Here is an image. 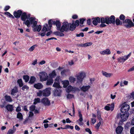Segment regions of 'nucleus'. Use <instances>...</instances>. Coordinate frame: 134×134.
<instances>
[{
    "instance_id": "20e7f679",
    "label": "nucleus",
    "mask_w": 134,
    "mask_h": 134,
    "mask_svg": "<svg viewBox=\"0 0 134 134\" xmlns=\"http://www.w3.org/2000/svg\"><path fill=\"white\" fill-rule=\"evenodd\" d=\"M124 26L127 28L129 29L134 26V24L132 21L129 19H126L123 22Z\"/></svg>"
},
{
    "instance_id": "680f3d73",
    "label": "nucleus",
    "mask_w": 134,
    "mask_h": 134,
    "mask_svg": "<svg viewBox=\"0 0 134 134\" xmlns=\"http://www.w3.org/2000/svg\"><path fill=\"white\" fill-rule=\"evenodd\" d=\"M28 87L26 85H24L22 88V89L24 91L25 90H27L28 89Z\"/></svg>"
},
{
    "instance_id": "f257e3e1",
    "label": "nucleus",
    "mask_w": 134,
    "mask_h": 134,
    "mask_svg": "<svg viewBox=\"0 0 134 134\" xmlns=\"http://www.w3.org/2000/svg\"><path fill=\"white\" fill-rule=\"evenodd\" d=\"M51 88L48 87L44 89L42 91L39 90L37 93V96L39 97L43 96L44 97H48L49 96L51 93Z\"/></svg>"
},
{
    "instance_id": "dca6fc26",
    "label": "nucleus",
    "mask_w": 134,
    "mask_h": 134,
    "mask_svg": "<svg viewBox=\"0 0 134 134\" xmlns=\"http://www.w3.org/2000/svg\"><path fill=\"white\" fill-rule=\"evenodd\" d=\"M100 54L102 55H109L111 54V52L109 49H106L100 52Z\"/></svg>"
},
{
    "instance_id": "473e14b6",
    "label": "nucleus",
    "mask_w": 134,
    "mask_h": 134,
    "mask_svg": "<svg viewBox=\"0 0 134 134\" xmlns=\"http://www.w3.org/2000/svg\"><path fill=\"white\" fill-rule=\"evenodd\" d=\"M5 98L6 101L10 102L13 101V100L9 96L6 95L5 96Z\"/></svg>"
},
{
    "instance_id": "338daca9",
    "label": "nucleus",
    "mask_w": 134,
    "mask_h": 134,
    "mask_svg": "<svg viewBox=\"0 0 134 134\" xmlns=\"http://www.w3.org/2000/svg\"><path fill=\"white\" fill-rule=\"evenodd\" d=\"M73 97V95L71 94H68L67 96V98H71Z\"/></svg>"
},
{
    "instance_id": "6e6d98bb",
    "label": "nucleus",
    "mask_w": 134,
    "mask_h": 134,
    "mask_svg": "<svg viewBox=\"0 0 134 134\" xmlns=\"http://www.w3.org/2000/svg\"><path fill=\"white\" fill-rule=\"evenodd\" d=\"M125 17L124 15L123 14H121L119 18L121 20H123L125 19Z\"/></svg>"
},
{
    "instance_id": "6e6552de",
    "label": "nucleus",
    "mask_w": 134,
    "mask_h": 134,
    "mask_svg": "<svg viewBox=\"0 0 134 134\" xmlns=\"http://www.w3.org/2000/svg\"><path fill=\"white\" fill-rule=\"evenodd\" d=\"M106 23L109 24L112 23L114 24L115 23V17L113 15L111 16L110 18L108 17H105Z\"/></svg>"
},
{
    "instance_id": "4d7b16f0",
    "label": "nucleus",
    "mask_w": 134,
    "mask_h": 134,
    "mask_svg": "<svg viewBox=\"0 0 134 134\" xmlns=\"http://www.w3.org/2000/svg\"><path fill=\"white\" fill-rule=\"evenodd\" d=\"M96 121V120L95 118H91V122L93 124H94Z\"/></svg>"
},
{
    "instance_id": "39448f33",
    "label": "nucleus",
    "mask_w": 134,
    "mask_h": 134,
    "mask_svg": "<svg viewBox=\"0 0 134 134\" xmlns=\"http://www.w3.org/2000/svg\"><path fill=\"white\" fill-rule=\"evenodd\" d=\"M38 75L40 77L41 81H46L48 78L46 73L42 72H39Z\"/></svg>"
},
{
    "instance_id": "58836bf2",
    "label": "nucleus",
    "mask_w": 134,
    "mask_h": 134,
    "mask_svg": "<svg viewBox=\"0 0 134 134\" xmlns=\"http://www.w3.org/2000/svg\"><path fill=\"white\" fill-rule=\"evenodd\" d=\"M7 16H8L10 18H12L13 19L14 18V17L12 14H10V13L8 12H6L4 13Z\"/></svg>"
},
{
    "instance_id": "412c9836",
    "label": "nucleus",
    "mask_w": 134,
    "mask_h": 134,
    "mask_svg": "<svg viewBox=\"0 0 134 134\" xmlns=\"http://www.w3.org/2000/svg\"><path fill=\"white\" fill-rule=\"evenodd\" d=\"M114 104L113 103L111 104V107H110L108 104L107 105L105 106V107L104 109L107 110L108 111L110 109L111 111H113L114 109Z\"/></svg>"
},
{
    "instance_id": "393cba45",
    "label": "nucleus",
    "mask_w": 134,
    "mask_h": 134,
    "mask_svg": "<svg viewBox=\"0 0 134 134\" xmlns=\"http://www.w3.org/2000/svg\"><path fill=\"white\" fill-rule=\"evenodd\" d=\"M6 109L8 111H12L13 110L14 107L13 105L11 104L7 105L5 107Z\"/></svg>"
},
{
    "instance_id": "f3484780",
    "label": "nucleus",
    "mask_w": 134,
    "mask_h": 134,
    "mask_svg": "<svg viewBox=\"0 0 134 134\" xmlns=\"http://www.w3.org/2000/svg\"><path fill=\"white\" fill-rule=\"evenodd\" d=\"M41 102L44 105H49L50 103V102L46 98H44L42 99Z\"/></svg>"
},
{
    "instance_id": "2f4dec72",
    "label": "nucleus",
    "mask_w": 134,
    "mask_h": 134,
    "mask_svg": "<svg viewBox=\"0 0 134 134\" xmlns=\"http://www.w3.org/2000/svg\"><path fill=\"white\" fill-rule=\"evenodd\" d=\"M55 24L56 25L57 27V29L60 30L61 27V24L59 21L57 20L55 21Z\"/></svg>"
},
{
    "instance_id": "4468645a",
    "label": "nucleus",
    "mask_w": 134,
    "mask_h": 134,
    "mask_svg": "<svg viewBox=\"0 0 134 134\" xmlns=\"http://www.w3.org/2000/svg\"><path fill=\"white\" fill-rule=\"evenodd\" d=\"M51 29V28L49 26V25L47 24H46L43 25V27L42 29V31L46 32L50 30Z\"/></svg>"
},
{
    "instance_id": "4c0bfd02",
    "label": "nucleus",
    "mask_w": 134,
    "mask_h": 134,
    "mask_svg": "<svg viewBox=\"0 0 134 134\" xmlns=\"http://www.w3.org/2000/svg\"><path fill=\"white\" fill-rule=\"evenodd\" d=\"M55 21H53L52 20H50L48 21V25L51 28L52 26V24L53 23L54 24H55Z\"/></svg>"
},
{
    "instance_id": "423d86ee",
    "label": "nucleus",
    "mask_w": 134,
    "mask_h": 134,
    "mask_svg": "<svg viewBox=\"0 0 134 134\" xmlns=\"http://www.w3.org/2000/svg\"><path fill=\"white\" fill-rule=\"evenodd\" d=\"M131 52H130L128 54L120 57L117 59L118 62L120 63H123L127 60L131 56Z\"/></svg>"
},
{
    "instance_id": "4be33fe9",
    "label": "nucleus",
    "mask_w": 134,
    "mask_h": 134,
    "mask_svg": "<svg viewBox=\"0 0 134 134\" xmlns=\"http://www.w3.org/2000/svg\"><path fill=\"white\" fill-rule=\"evenodd\" d=\"M62 91L60 88L56 89L54 92V94L55 96H60Z\"/></svg>"
},
{
    "instance_id": "cd10ccee",
    "label": "nucleus",
    "mask_w": 134,
    "mask_h": 134,
    "mask_svg": "<svg viewBox=\"0 0 134 134\" xmlns=\"http://www.w3.org/2000/svg\"><path fill=\"white\" fill-rule=\"evenodd\" d=\"M56 75L55 70H54L52 71V72L49 74V78L53 79Z\"/></svg>"
},
{
    "instance_id": "7c9ffc66",
    "label": "nucleus",
    "mask_w": 134,
    "mask_h": 134,
    "mask_svg": "<svg viewBox=\"0 0 134 134\" xmlns=\"http://www.w3.org/2000/svg\"><path fill=\"white\" fill-rule=\"evenodd\" d=\"M62 82L63 85V87L64 88H66L69 84V81L68 80L63 81Z\"/></svg>"
},
{
    "instance_id": "c85d7f7f",
    "label": "nucleus",
    "mask_w": 134,
    "mask_h": 134,
    "mask_svg": "<svg viewBox=\"0 0 134 134\" xmlns=\"http://www.w3.org/2000/svg\"><path fill=\"white\" fill-rule=\"evenodd\" d=\"M100 22V20L99 18L97 17L93 21V24L95 25H97L98 23H99Z\"/></svg>"
},
{
    "instance_id": "2eb2a0df",
    "label": "nucleus",
    "mask_w": 134,
    "mask_h": 134,
    "mask_svg": "<svg viewBox=\"0 0 134 134\" xmlns=\"http://www.w3.org/2000/svg\"><path fill=\"white\" fill-rule=\"evenodd\" d=\"M34 87L36 89L40 90L42 89L43 87V85L41 83H35L34 86Z\"/></svg>"
},
{
    "instance_id": "ddd939ff",
    "label": "nucleus",
    "mask_w": 134,
    "mask_h": 134,
    "mask_svg": "<svg viewBox=\"0 0 134 134\" xmlns=\"http://www.w3.org/2000/svg\"><path fill=\"white\" fill-rule=\"evenodd\" d=\"M22 14V11L20 10H19L17 12H14L13 14L16 18H19L20 17Z\"/></svg>"
},
{
    "instance_id": "7ed1b4c3",
    "label": "nucleus",
    "mask_w": 134,
    "mask_h": 134,
    "mask_svg": "<svg viewBox=\"0 0 134 134\" xmlns=\"http://www.w3.org/2000/svg\"><path fill=\"white\" fill-rule=\"evenodd\" d=\"M86 76V74L85 72L81 71L77 73L75 76L77 79V82L78 83H82L83 80Z\"/></svg>"
},
{
    "instance_id": "603ef678",
    "label": "nucleus",
    "mask_w": 134,
    "mask_h": 134,
    "mask_svg": "<svg viewBox=\"0 0 134 134\" xmlns=\"http://www.w3.org/2000/svg\"><path fill=\"white\" fill-rule=\"evenodd\" d=\"M97 115L99 120H102V119L101 117L100 113L98 111H97Z\"/></svg>"
},
{
    "instance_id": "052dcab7",
    "label": "nucleus",
    "mask_w": 134,
    "mask_h": 134,
    "mask_svg": "<svg viewBox=\"0 0 134 134\" xmlns=\"http://www.w3.org/2000/svg\"><path fill=\"white\" fill-rule=\"evenodd\" d=\"M83 33L82 32L81 33L79 34H77L76 36L77 37H79L80 36H81L83 37L84 36Z\"/></svg>"
},
{
    "instance_id": "a211bd4d",
    "label": "nucleus",
    "mask_w": 134,
    "mask_h": 134,
    "mask_svg": "<svg viewBox=\"0 0 134 134\" xmlns=\"http://www.w3.org/2000/svg\"><path fill=\"white\" fill-rule=\"evenodd\" d=\"M30 17V16H29L28 17L26 13L24 12L22 14L21 16V20L24 21V22L25 21L26 19H27L28 20L29 17Z\"/></svg>"
},
{
    "instance_id": "e433bc0d",
    "label": "nucleus",
    "mask_w": 134,
    "mask_h": 134,
    "mask_svg": "<svg viewBox=\"0 0 134 134\" xmlns=\"http://www.w3.org/2000/svg\"><path fill=\"white\" fill-rule=\"evenodd\" d=\"M17 118L19 120H22L23 119V116L22 114L20 112L18 113L17 115Z\"/></svg>"
},
{
    "instance_id": "ea45409f",
    "label": "nucleus",
    "mask_w": 134,
    "mask_h": 134,
    "mask_svg": "<svg viewBox=\"0 0 134 134\" xmlns=\"http://www.w3.org/2000/svg\"><path fill=\"white\" fill-rule=\"evenodd\" d=\"M69 80L70 82L74 83L76 81V79L73 77L70 76L69 77Z\"/></svg>"
},
{
    "instance_id": "6ab92c4d",
    "label": "nucleus",
    "mask_w": 134,
    "mask_h": 134,
    "mask_svg": "<svg viewBox=\"0 0 134 134\" xmlns=\"http://www.w3.org/2000/svg\"><path fill=\"white\" fill-rule=\"evenodd\" d=\"M92 44L91 42H87L85 43L79 44H78V46L81 47H85L91 46Z\"/></svg>"
},
{
    "instance_id": "f03ea898",
    "label": "nucleus",
    "mask_w": 134,
    "mask_h": 134,
    "mask_svg": "<svg viewBox=\"0 0 134 134\" xmlns=\"http://www.w3.org/2000/svg\"><path fill=\"white\" fill-rule=\"evenodd\" d=\"M37 21L35 18L31 17L29 18L28 20H27L26 21L24 22L23 24H25L27 26L29 27L30 25H32V27H34L37 24Z\"/></svg>"
},
{
    "instance_id": "0e129e2a",
    "label": "nucleus",
    "mask_w": 134,
    "mask_h": 134,
    "mask_svg": "<svg viewBox=\"0 0 134 134\" xmlns=\"http://www.w3.org/2000/svg\"><path fill=\"white\" fill-rule=\"evenodd\" d=\"M85 131H86L88 132L90 134H92V132L90 129L88 128H86L85 129Z\"/></svg>"
},
{
    "instance_id": "49530a36",
    "label": "nucleus",
    "mask_w": 134,
    "mask_h": 134,
    "mask_svg": "<svg viewBox=\"0 0 134 134\" xmlns=\"http://www.w3.org/2000/svg\"><path fill=\"white\" fill-rule=\"evenodd\" d=\"M82 120H80L79 119V120H77V121L78 122V124L80 126L82 125H83L84 124L83 123V122H82V121H83L82 118Z\"/></svg>"
},
{
    "instance_id": "5fc2aeb1",
    "label": "nucleus",
    "mask_w": 134,
    "mask_h": 134,
    "mask_svg": "<svg viewBox=\"0 0 134 134\" xmlns=\"http://www.w3.org/2000/svg\"><path fill=\"white\" fill-rule=\"evenodd\" d=\"M101 23L102 24L106 23L105 18H102L101 19Z\"/></svg>"
},
{
    "instance_id": "69168bd1",
    "label": "nucleus",
    "mask_w": 134,
    "mask_h": 134,
    "mask_svg": "<svg viewBox=\"0 0 134 134\" xmlns=\"http://www.w3.org/2000/svg\"><path fill=\"white\" fill-rule=\"evenodd\" d=\"M85 20V19H81L80 20V24H83L84 21Z\"/></svg>"
},
{
    "instance_id": "3c124183",
    "label": "nucleus",
    "mask_w": 134,
    "mask_h": 134,
    "mask_svg": "<svg viewBox=\"0 0 134 134\" xmlns=\"http://www.w3.org/2000/svg\"><path fill=\"white\" fill-rule=\"evenodd\" d=\"M65 129H67L68 128H70L71 129H73L74 128L73 126H70L68 125H66L65 126Z\"/></svg>"
},
{
    "instance_id": "9d476101",
    "label": "nucleus",
    "mask_w": 134,
    "mask_h": 134,
    "mask_svg": "<svg viewBox=\"0 0 134 134\" xmlns=\"http://www.w3.org/2000/svg\"><path fill=\"white\" fill-rule=\"evenodd\" d=\"M79 89L78 88H77L75 87H72L71 85L69 86L66 90V91L68 92H70L72 91L73 92L78 91Z\"/></svg>"
},
{
    "instance_id": "bf43d9fd",
    "label": "nucleus",
    "mask_w": 134,
    "mask_h": 134,
    "mask_svg": "<svg viewBox=\"0 0 134 134\" xmlns=\"http://www.w3.org/2000/svg\"><path fill=\"white\" fill-rule=\"evenodd\" d=\"M130 133L131 134H134V127H133L131 129Z\"/></svg>"
},
{
    "instance_id": "72a5a7b5",
    "label": "nucleus",
    "mask_w": 134,
    "mask_h": 134,
    "mask_svg": "<svg viewBox=\"0 0 134 134\" xmlns=\"http://www.w3.org/2000/svg\"><path fill=\"white\" fill-rule=\"evenodd\" d=\"M53 86V87L57 88L58 89L60 88V86L59 85V82H54Z\"/></svg>"
},
{
    "instance_id": "aec40b11",
    "label": "nucleus",
    "mask_w": 134,
    "mask_h": 134,
    "mask_svg": "<svg viewBox=\"0 0 134 134\" xmlns=\"http://www.w3.org/2000/svg\"><path fill=\"white\" fill-rule=\"evenodd\" d=\"M33 31L34 32L37 31V32H40L42 28L41 26V25H36L34 27H33Z\"/></svg>"
},
{
    "instance_id": "79ce46f5",
    "label": "nucleus",
    "mask_w": 134,
    "mask_h": 134,
    "mask_svg": "<svg viewBox=\"0 0 134 134\" xmlns=\"http://www.w3.org/2000/svg\"><path fill=\"white\" fill-rule=\"evenodd\" d=\"M23 78L25 80V82H27L28 81L29 79V77L28 75H25L23 76Z\"/></svg>"
},
{
    "instance_id": "5701e85b",
    "label": "nucleus",
    "mask_w": 134,
    "mask_h": 134,
    "mask_svg": "<svg viewBox=\"0 0 134 134\" xmlns=\"http://www.w3.org/2000/svg\"><path fill=\"white\" fill-rule=\"evenodd\" d=\"M123 129V128L121 126H119L116 129V132L117 134H120L122 132Z\"/></svg>"
},
{
    "instance_id": "f8f14e48",
    "label": "nucleus",
    "mask_w": 134,
    "mask_h": 134,
    "mask_svg": "<svg viewBox=\"0 0 134 134\" xmlns=\"http://www.w3.org/2000/svg\"><path fill=\"white\" fill-rule=\"evenodd\" d=\"M129 115V113H127L121 115V118L122 121H126L128 119Z\"/></svg>"
},
{
    "instance_id": "774afa93",
    "label": "nucleus",
    "mask_w": 134,
    "mask_h": 134,
    "mask_svg": "<svg viewBox=\"0 0 134 134\" xmlns=\"http://www.w3.org/2000/svg\"><path fill=\"white\" fill-rule=\"evenodd\" d=\"M134 71V66L130 69L128 70V72Z\"/></svg>"
},
{
    "instance_id": "9b49d317",
    "label": "nucleus",
    "mask_w": 134,
    "mask_h": 134,
    "mask_svg": "<svg viewBox=\"0 0 134 134\" xmlns=\"http://www.w3.org/2000/svg\"><path fill=\"white\" fill-rule=\"evenodd\" d=\"M91 88V86L89 85H83L80 88L81 91L84 92H88Z\"/></svg>"
},
{
    "instance_id": "de8ad7c7",
    "label": "nucleus",
    "mask_w": 134,
    "mask_h": 134,
    "mask_svg": "<svg viewBox=\"0 0 134 134\" xmlns=\"http://www.w3.org/2000/svg\"><path fill=\"white\" fill-rule=\"evenodd\" d=\"M78 114H79V116L80 118V120H82V114L81 113V111L80 110H78Z\"/></svg>"
},
{
    "instance_id": "864d4df0",
    "label": "nucleus",
    "mask_w": 134,
    "mask_h": 134,
    "mask_svg": "<svg viewBox=\"0 0 134 134\" xmlns=\"http://www.w3.org/2000/svg\"><path fill=\"white\" fill-rule=\"evenodd\" d=\"M116 24L117 25H119L120 24H121L122 23H120V21L119 19H116L115 21Z\"/></svg>"
},
{
    "instance_id": "c756f323",
    "label": "nucleus",
    "mask_w": 134,
    "mask_h": 134,
    "mask_svg": "<svg viewBox=\"0 0 134 134\" xmlns=\"http://www.w3.org/2000/svg\"><path fill=\"white\" fill-rule=\"evenodd\" d=\"M18 92L17 88L16 87H15L12 90L11 94L13 96H14Z\"/></svg>"
},
{
    "instance_id": "b1692460",
    "label": "nucleus",
    "mask_w": 134,
    "mask_h": 134,
    "mask_svg": "<svg viewBox=\"0 0 134 134\" xmlns=\"http://www.w3.org/2000/svg\"><path fill=\"white\" fill-rule=\"evenodd\" d=\"M70 73V71L69 70L65 69L62 71L61 72V74L63 76L64 75H66L69 74Z\"/></svg>"
},
{
    "instance_id": "c03bdc74",
    "label": "nucleus",
    "mask_w": 134,
    "mask_h": 134,
    "mask_svg": "<svg viewBox=\"0 0 134 134\" xmlns=\"http://www.w3.org/2000/svg\"><path fill=\"white\" fill-rule=\"evenodd\" d=\"M16 129L14 130H13L12 129H10L8 131L7 134H13L15 131Z\"/></svg>"
},
{
    "instance_id": "09e8293b",
    "label": "nucleus",
    "mask_w": 134,
    "mask_h": 134,
    "mask_svg": "<svg viewBox=\"0 0 134 134\" xmlns=\"http://www.w3.org/2000/svg\"><path fill=\"white\" fill-rule=\"evenodd\" d=\"M102 120H100V122L98 123L96 125V128L97 129H99V128L101 124V121Z\"/></svg>"
},
{
    "instance_id": "a878e982",
    "label": "nucleus",
    "mask_w": 134,
    "mask_h": 134,
    "mask_svg": "<svg viewBox=\"0 0 134 134\" xmlns=\"http://www.w3.org/2000/svg\"><path fill=\"white\" fill-rule=\"evenodd\" d=\"M102 73L103 75L104 76L106 77H110L113 75L111 73H107L103 71H102Z\"/></svg>"
},
{
    "instance_id": "bb28decb",
    "label": "nucleus",
    "mask_w": 134,
    "mask_h": 134,
    "mask_svg": "<svg viewBox=\"0 0 134 134\" xmlns=\"http://www.w3.org/2000/svg\"><path fill=\"white\" fill-rule=\"evenodd\" d=\"M53 79L51 78L47 80L46 83V85H52L53 82Z\"/></svg>"
},
{
    "instance_id": "c9c22d12",
    "label": "nucleus",
    "mask_w": 134,
    "mask_h": 134,
    "mask_svg": "<svg viewBox=\"0 0 134 134\" xmlns=\"http://www.w3.org/2000/svg\"><path fill=\"white\" fill-rule=\"evenodd\" d=\"M70 27L69 29L71 31L74 30L76 28V26H75L74 24L72 23L70 26Z\"/></svg>"
},
{
    "instance_id": "1a4fd4ad",
    "label": "nucleus",
    "mask_w": 134,
    "mask_h": 134,
    "mask_svg": "<svg viewBox=\"0 0 134 134\" xmlns=\"http://www.w3.org/2000/svg\"><path fill=\"white\" fill-rule=\"evenodd\" d=\"M130 108V106L127 104H124L121 107L120 111L122 113H125L127 112Z\"/></svg>"
},
{
    "instance_id": "e2e57ef3",
    "label": "nucleus",
    "mask_w": 134,
    "mask_h": 134,
    "mask_svg": "<svg viewBox=\"0 0 134 134\" xmlns=\"http://www.w3.org/2000/svg\"><path fill=\"white\" fill-rule=\"evenodd\" d=\"M79 20H77L76 21L75 24H74L75 26H76V27L79 26Z\"/></svg>"
},
{
    "instance_id": "a18cd8bd",
    "label": "nucleus",
    "mask_w": 134,
    "mask_h": 134,
    "mask_svg": "<svg viewBox=\"0 0 134 134\" xmlns=\"http://www.w3.org/2000/svg\"><path fill=\"white\" fill-rule=\"evenodd\" d=\"M37 46V45L36 44L33 45L29 49V51L31 52L34 49L35 47Z\"/></svg>"
},
{
    "instance_id": "37998d69",
    "label": "nucleus",
    "mask_w": 134,
    "mask_h": 134,
    "mask_svg": "<svg viewBox=\"0 0 134 134\" xmlns=\"http://www.w3.org/2000/svg\"><path fill=\"white\" fill-rule=\"evenodd\" d=\"M40 99L39 98H35L34 100V104H36L37 103H40Z\"/></svg>"
},
{
    "instance_id": "13d9d810",
    "label": "nucleus",
    "mask_w": 134,
    "mask_h": 134,
    "mask_svg": "<svg viewBox=\"0 0 134 134\" xmlns=\"http://www.w3.org/2000/svg\"><path fill=\"white\" fill-rule=\"evenodd\" d=\"M60 77V76L57 77L55 80V82H59Z\"/></svg>"
},
{
    "instance_id": "f704fd0d",
    "label": "nucleus",
    "mask_w": 134,
    "mask_h": 134,
    "mask_svg": "<svg viewBox=\"0 0 134 134\" xmlns=\"http://www.w3.org/2000/svg\"><path fill=\"white\" fill-rule=\"evenodd\" d=\"M36 80L35 77L34 76H32L30 78L29 83L30 84H32L34 83Z\"/></svg>"
},
{
    "instance_id": "8fccbe9b",
    "label": "nucleus",
    "mask_w": 134,
    "mask_h": 134,
    "mask_svg": "<svg viewBox=\"0 0 134 134\" xmlns=\"http://www.w3.org/2000/svg\"><path fill=\"white\" fill-rule=\"evenodd\" d=\"M35 108V106L34 105H32L30 106V110L33 111H34Z\"/></svg>"
},
{
    "instance_id": "a19ab883",
    "label": "nucleus",
    "mask_w": 134,
    "mask_h": 134,
    "mask_svg": "<svg viewBox=\"0 0 134 134\" xmlns=\"http://www.w3.org/2000/svg\"><path fill=\"white\" fill-rule=\"evenodd\" d=\"M17 82L19 84L20 87H21L23 86V84L21 79H18L17 81Z\"/></svg>"
},
{
    "instance_id": "0eeeda50",
    "label": "nucleus",
    "mask_w": 134,
    "mask_h": 134,
    "mask_svg": "<svg viewBox=\"0 0 134 134\" xmlns=\"http://www.w3.org/2000/svg\"><path fill=\"white\" fill-rule=\"evenodd\" d=\"M69 25L67 22H64L63 25L60 29V31L61 32L64 31H67L69 28Z\"/></svg>"
}]
</instances>
